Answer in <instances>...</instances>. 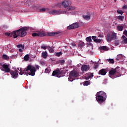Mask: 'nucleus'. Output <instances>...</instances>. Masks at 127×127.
<instances>
[{
    "label": "nucleus",
    "mask_w": 127,
    "mask_h": 127,
    "mask_svg": "<svg viewBox=\"0 0 127 127\" xmlns=\"http://www.w3.org/2000/svg\"><path fill=\"white\" fill-rule=\"evenodd\" d=\"M73 46H76V44H72Z\"/></svg>",
    "instance_id": "obj_50"
},
{
    "label": "nucleus",
    "mask_w": 127,
    "mask_h": 127,
    "mask_svg": "<svg viewBox=\"0 0 127 127\" xmlns=\"http://www.w3.org/2000/svg\"><path fill=\"white\" fill-rule=\"evenodd\" d=\"M124 43H127V38L124 39Z\"/></svg>",
    "instance_id": "obj_48"
},
{
    "label": "nucleus",
    "mask_w": 127,
    "mask_h": 127,
    "mask_svg": "<svg viewBox=\"0 0 127 127\" xmlns=\"http://www.w3.org/2000/svg\"><path fill=\"white\" fill-rule=\"evenodd\" d=\"M99 50H105V51H108V50H109V49H108V47L106 46L100 47L99 48Z\"/></svg>",
    "instance_id": "obj_20"
},
{
    "label": "nucleus",
    "mask_w": 127,
    "mask_h": 127,
    "mask_svg": "<svg viewBox=\"0 0 127 127\" xmlns=\"http://www.w3.org/2000/svg\"><path fill=\"white\" fill-rule=\"evenodd\" d=\"M117 30L118 31H123L124 30V26L123 25H118L117 26Z\"/></svg>",
    "instance_id": "obj_19"
},
{
    "label": "nucleus",
    "mask_w": 127,
    "mask_h": 127,
    "mask_svg": "<svg viewBox=\"0 0 127 127\" xmlns=\"http://www.w3.org/2000/svg\"><path fill=\"white\" fill-rule=\"evenodd\" d=\"M98 67H99V64L95 63L94 65V68L97 69Z\"/></svg>",
    "instance_id": "obj_36"
},
{
    "label": "nucleus",
    "mask_w": 127,
    "mask_h": 127,
    "mask_svg": "<svg viewBox=\"0 0 127 127\" xmlns=\"http://www.w3.org/2000/svg\"><path fill=\"white\" fill-rule=\"evenodd\" d=\"M90 83H91V81L90 80L85 81L83 82V86H89V85H90Z\"/></svg>",
    "instance_id": "obj_26"
},
{
    "label": "nucleus",
    "mask_w": 127,
    "mask_h": 127,
    "mask_svg": "<svg viewBox=\"0 0 127 127\" xmlns=\"http://www.w3.org/2000/svg\"><path fill=\"white\" fill-rule=\"evenodd\" d=\"M122 37H123V39H125V38H126V36L123 35V36H122Z\"/></svg>",
    "instance_id": "obj_49"
},
{
    "label": "nucleus",
    "mask_w": 127,
    "mask_h": 127,
    "mask_svg": "<svg viewBox=\"0 0 127 127\" xmlns=\"http://www.w3.org/2000/svg\"><path fill=\"white\" fill-rule=\"evenodd\" d=\"M123 8L124 9H127V5H124Z\"/></svg>",
    "instance_id": "obj_44"
},
{
    "label": "nucleus",
    "mask_w": 127,
    "mask_h": 127,
    "mask_svg": "<svg viewBox=\"0 0 127 127\" xmlns=\"http://www.w3.org/2000/svg\"><path fill=\"white\" fill-rule=\"evenodd\" d=\"M0 69H1L2 71L4 72H6V73H9L10 72V68H9V65L7 64H0Z\"/></svg>",
    "instance_id": "obj_9"
},
{
    "label": "nucleus",
    "mask_w": 127,
    "mask_h": 127,
    "mask_svg": "<svg viewBox=\"0 0 127 127\" xmlns=\"http://www.w3.org/2000/svg\"><path fill=\"white\" fill-rule=\"evenodd\" d=\"M109 76L110 78L115 79V78H117V77H121V74L117 75V70H116V69H113L109 71Z\"/></svg>",
    "instance_id": "obj_8"
},
{
    "label": "nucleus",
    "mask_w": 127,
    "mask_h": 127,
    "mask_svg": "<svg viewBox=\"0 0 127 127\" xmlns=\"http://www.w3.org/2000/svg\"><path fill=\"white\" fill-rule=\"evenodd\" d=\"M118 19H123V16H118Z\"/></svg>",
    "instance_id": "obj_46"
},
{
    "label": "nucleus",
    "mask_w": 127,
    "mask_h": 127,
    "mask_svg": "<svg viewBox=\"0 0 127 127\" xmlns=\"http://www.w3.org/2000/svg\"><path fill=\"white\" fill-rule=\"evenodd\" d=\"M83 17L86 20H89V19H91V14L87 13L86 15H83Z\"/></svg>",
    "instance_id": "obj_16"
},
{
    "label": "nucleus",
    "mask_w": 127,
    "mask_h": 127,
    "mask_svg": "<svg viewBox=\"0 0 127 127\" xmlns=\"http://www.w3.org/2000/svg\"><path fill=\"white\" fill-rule=\"evenodd\" d=\"M29 29V28L27 27H24L20 28L19 30L16 31H14L11 33V36H13L14 38H17V37L20 36L21 37H23L27 34V30Z\"/></svg>",
    "instance_id": "obj_2"
},
{
    "label": "nucleus",
    "mask_w": 127,
    "mask_h": 127,
    "mask_svg": "<svg viewBox=\"0 0 127 127\" xmlns=\"http://www.w3.org/2000/svg\"><path fill=\"white\" fill-rule=\"evenodd\" d=\"M37 70H39V65H36L33 66L31 64H29L27 67L24 69V71H20L19 74L23 75V74H24V75H26V76H28V75L34 76Z\"/></svg>",
    "instance_id": "obj_1"
},
{
    "label": "nucleus",
    "mask_w": 127,
    "mask_h": 127,
    "mask_svg": "<svg viewBox=\"0 0 127 127\" xmlns=\"http://www.w3.org/2000/svg\"><path fill=\"white\" fill-rule=\"evenodd\" d=\"M59 32H50L47 34V35H49V36H55V35H56L57 34H58Z\"/></svg>",
    "instance_id": "obj_22"
},
{
    "label": "nucleus",
    "mask_w": 127,
    "mask_h": 127,
    "mask_svg": "<svg viewBox=\"0 0 127 127\" xmlns=\"http://www.w3.org/2000/svg\"><path fill=\"white\" fill-rule=\"evenodd\" d=\"M2 59H3L4 60H6V61H8V60H9V57H8L6 55H3Z\"/></svg>",
    "instance_id": "obj_25"
},
{
    "label": "nucleus",
    "mask_w": 127,
    "mask_h": 127,
    "mask_svg": "<svg viewBox=\"0 0 127 127\" xmlns=\"http://www.w3.org/2000/svg\"><path fill=\"white\" fill-rule=\"evenodd\" d=\"M85 40L86 41H87V42H89V43H91V42H92V37L89 36L87 37Z\"/></svg>",
    "instance_id": "obj_27"
},
{
    "label": "nucleus",
    "mask_w": 127,
    "mask_h": 127,
    "mask_svg": "<svg viewBox=\"0 0 127 127\" xmlns=\"http://www.w3.org/2000/svg\"><path fill=\"white\" fill-rule=\"evenodd\" d=\"M118 13L119 14H121L122 15L123 13H124V12L122 10H117Z\"/></svg>",
    "instance_id": "obj_38"
},
{
    "label": "nucleus",
    "mask_w": 127,
    "mask_h": 127,
    "mask_svg": "<svg viewBox=\"0 0 127 127\" xmlns=\"http://www.w3.org/2000/svg\"><path fill=\"white\" fill-rule=\"evenodd\" d=\"M48 46H45L44 45H42L41 48L42 49H44V50H46V49H48Z\"/></svg>",
    "instance_id": "obj_32"
},
{
    "label": "nucleus",
    "mask_w": 127,
    "mask_h": 127,
    "mask_svg": "<svg viewBox=\"0 0 127 127\" xmlns=\"http://www.w3.org/2000/svg\"><path fill=\"white\" fill-rule=\"evenodd\" d=\"M58 64H60V65H64L65 64V61H64V60H60L58 62Z\"/></svg>",
    "instance_id": "obj_30"
},
{
    "label": "nucleus",
    "mask_w": 127,
    "mask_h": 127,
    "mask_svg": "<svg viewBox=\"0 0 127 127\" xmlns=\"http://www.w3.org/2000/svg\"><path fill=\"white\" fill-rule=\"evenodd\" d=\"M126 14H127V12H126Z\"/></svg>",
    "instance_id": "obj_55"
},
{
    "label": "nucleus",
    "mask_w": 127,
    "mask_h": 127,
    "mask_svg": "<svg viewBox=\"0 0 127 127\" xmlns=\"http://www.w3.org/2000/svg\"><path fill=\"white\" fill-rule=\"evenodd\" d=\"M18 71L17 70H11L10 71V74H11L12 78L13 79H16V78L18 77Z\"/></svg>",
    "instance_id": "obj_10"
},
{
    "label": "nucleus",
    "mask_w": 127,
    "mask_h": 127,
    "mask_svg": "<svg viewBox=\"0 0 127 127\" xmlns=\"http://www.w3.org/2000/svg\"><path fill=\"white\" fill-rule=\"evenodd\" d=\"M124 59H125V57L122 55V54H119L117 55L116 60L117 61H120L121 60V61H124Z\"/></svg>",
    "instance_id": "obj_14"
},
{
    "label": "nucleus",
    "mask_w": 127,
    "mask_h": 127,
    "mask_svg": "<svg viewBox=\"0 0 127 127\" xmlns=\"http://www.w3.org/2000/svg\"><path fill=\"white\" fill-rule=\"evenodd\" d=\"M77 27H79V24L78 23H74L71 25L67 26V29L70 30V29H74V28H77Z\"/></svg>",
    "instance_id": "obj_11"
},
{
    "label": "nucleus",
    "mask_w": 127,
    "mask_h": 127,
    "mask_svg": "<svg viewBox=\"0 0 127 127\" xmlns=\"http://www.w3.org/2000/svg\"><path fill=\"white\" fill-rule=\"evenodd\" d=\"M17 48H20L19 49V52H22L23 49H24V46L23 45L21 44H19L17 45Z\"/></svg>",
    "instance_id": "obj_17"
},
{
    "label": "nucleus",
    "mask_w": 127,
    "mask_h": 127,
    "mask_svg": "<svg viewBox=\"0 0 127 127\" xmlns=\"http://www.w3.org/2000/svg\"><path fill=\"white\" fill-rule=\"evenodd\" d=\"M108 61L110 64H114L115 63V60H114L113 59H109Z\"/></svg>",
    "instance_id": "obj_33"
},
{
    "label": "nucleus",
    "mask_w": 127,
    "mask_h": 127,
    "mask_svg": "<svg viewBox=\"0 0 127 127\" xmlns=\"http://www.w3.org/2000/svg\"><path fill=\"white\" fill-rule=\"evenodd\" d=\"M29 59V56L28 55H26L24 57V60H25L26 61H28V60Z\"/></svg>",
    "instance_id": "obj_34"
},
{
    "label": "nucleus",
    "mask_w": 127,
    "mask_h": 127,
    "mask_svg": "<svg viewBox=\"0 0 127 127\" xmlns=\"http://www.w3.org/2000/svg\"><path fill=\"white\" fill-rule=\"evenodd\" d=\"M93 77H94L93 73H89L88 76L86 77V80H89V79H91V78H93Z\"/></svg>",
    "instance_id": "obj_23"
},
{
    "label": "nucleus",
    "mask_w": 127,
    "mask_h": 127,
    "mask_svg": "<svg viewBox=\"0 0 127 127\" xmlns=\"http://www.w3.org/2000/svg\"><path fill=\"white\" fill-rule=\"evenodd\" d=\"M10 58H14L15 57H17V55H12L11 56H10Z\"/></svg>",
    "instance_id": "obj_41"
},
{
    "label": "nucleus",
    "mask_w": 127,
    "mask_h": 127,
    "mask_svg": "<svg viewBox=\"0 0 127 127\" xmlns=\"http://www.w3.org/2000/svg\"><path fill=\"white\" fill-rule=\"evenodd\" d=\"M78 76H79V74L76 70L71 71L69 75V77L68 78V81L70 82H73V81L75 80V78L78 77Z\"/></svg>",
    "instance_id": "obj_5"
},
{
    "label": "nucleus",
    "mask_w": 127,
    "mask_h": 127,
    "mask_svg": "<svg viewBox=\"0 0 127 127\" xmlns=\"http://www.w3.org/2000/svg\"><path fill=\"white\" fill-rule=\"evenodd\" d=\"M61 73L65 74V73H66V69H65V68H62L61 69V72L57 70H55L53 72L52 76H55L58 78H60V77H61Z\"/></svg>",
    "instance_id": "obj_6"
},
{
    "label": "nucleus",
    "mask_w": 127,
    "mask_h": 127,
    "mask_svg": "<svg viewBox=\"0 0 127 127\" xmlns=\"http://www.w3.org/2000/svg\"><path fill=\"white\" fill-rule=\"evenodd\" d=\"M18 70H19L20 71V70H21V68H20V69H19V68H18Z\"/></svg>",
    "instance_id": "obj_52"
},
{
    "label": "nucleus",
    "mask_w": 127,
    "mask_h": 127,
    "mask_svg": "<svg viewBox=\"0 0 127 127\" xmlns=\"http://www.w3.org/2000/svg\"><path fill=\"white\" fill-rule=\"evenodd\" d=\"M78 46L81 48L84 47V46H85V43H84L83 42H80Z\"/></svg>",
    "instance_id": "obj_29"
},
{
    "label": "nucleus",
    "mask_w": 127,
    "mask_h": 127,
    "mask_svg": "<svg viewBox=\"0 0 127 127\" xmlns=\"http://www.w3.org/2000/svg\"><path fill=\"white\" fill-rule=\"evenodd\" d=\"M48 56V54L47 53V52L45 51L42 53V57L44 59L47 58Z\"/></svg>",
    "instance_id": "obj_21"
},
{
    "label": "nucleus",
    "mask_w": 127,
    "mask_h": 127,
    "mask_svg": "<svg viewBox=\"0 0 127 127\" xmlns=\"http://www.w3.org/2000/svg\"><path fill=\"white\" fill-rule=\"evenodd\" d=\"M48 50H49V52L50 53H53V52H54V50L53 49V48L50 46H49L48 47Z\"/></svg>",
    "instance_id": "obj_28"
},
{
    "label": "nucleus",
    "mask_w": 127,
    "mask_h": 127,
    "mask_svg": "<svg viewBox=\"0 0 127 127\" xmlns=\"http://www.w3.org/2000/svg\"><path fill=\"white\" fill-rule=\"evenodd\" d=\"M50 71H51L50 68H46L45 70V73H48V74H49V73H50Z\"/></svg>",
    "instance_id": "obj_35"
},
{
    "label": "nucleus",
    "mask_w": 127,
    "mask_h": 127,
    "mask_svg": "<svg viewBox=\"0 0 127 127\" xmlns=\"http://www.w3.org/2000/svg\"><path fill=\"white\" fill-rule=\"evenodd\" d=\"M74 9H75V7L69 6L67 8V11L69 10H74Z\"/></svg>",
    "instance_id": "obj_31"
},
{
    "label": "nucleus",
    "mask_w": 127,
    "mask_h": 127,
    "mask_svg": "<svg viewBox=\"0 0 127 127\" xmlns=\"http://www.w3.org/2000/svg\"><path fill=\"white\" fill-rule=\"evenodd\" d=\"M32 36L35 37V36H38V33H32Z\"/></svg>",
    "instance_id": "obj_40"
},
{
    "label": "nucleus",
    "mask_w": 127,
    "mask_h": 127,
    "mask_svg": "<svg viewBox=\"0 0 127 127\" xmlns=\"http://www.w3.org/2000/svg\"><path fill=\"white\" fill-rule=\"evenodd\" d=\"M100 61H101V59H99V61H98V62H100Z\"/></svg>",
    "instance_id": "obj_51"
},
{
    "label": "nucleus",
    "mask_w": 127,
    "mask_h": 127,
    "mask_svg": "<svg viewBox=\"0 0 127 127\" xmlns=\"http://www.w3.org/2000/svg\"><path fill=\"white\" fill-rule=\"evenodd\" d=\"M100 64H103V63H101Z\"/></svg>",
    "instance_id": "obj_53"
},
{
    "label": "nucleus",
    "mask_w": 127,
    "mask_h": 127,
    "mask_svg": "<svg viewBox=\"0 0 127 127\" xmlns=\"http://www.w3.org/2000/svg\"><path fill=\"white\" fill-rule=\"evenodd\" d=\"M89 69H90V65L83 64L81 67V70L83 71V72H84V71H88Z\"/></svg>",
    "instance_id": "obj_13"
},
{
    "label": "nucleus",
    "mask_w": 127,
    "mask_h": 127,
    "mask_svg": "<svg viewBox=\"0 0 127 127\" xmlns=\"http://www.w3.org/2000/svg\"><path fill=\"white\" fill-rule=\"evenodd\" d=\"M10 52H12V51H10Z\"/></svg>",
    "instance_id": "obj_54"
},
{
    "label": "nucleus",
    "mask_w": 127,
    "mask_h": 127,
    "mask_svg": "<svg viewBox=\"0 0 127 127\" xmlns=\"http://www.w3.org/2000/svg\"><path fill=\"white\" fill-rule=\"evenodd\" d=\"M92 39L96 43H101L102 42V40L97 39V36H93L92 37Z\"/></svg>",
    "instance_id": "obj_15"
},
{
    "label": "nucleus",
    "mask_w": 127,
    "mask_h": 127,
    "mask_svg": "<svg viewBox=\"0 0 127 127\" xmlns=\"http://www.w3.org/2000/svg\"><path fill=\"white\" fill-rule=\"evenodd\" d=\"M62 55V52H61L57 53L56 54V55L58 57H60V56H61Z\"/></svg>",
    "instance_id": "obj_37"
},
{
    "label": "nucleus",
    "mask_w": 127,
    "mask_h": 127,
    "mask_svg": "<svg viewBox=\"0 0 127 127\" xmlns=\"http://www.w3.org/2000/svg\"><path fill=\"white\" fill-rule=\"evenodd\" d=\"M123 33L124 35H126V36H127V30H124Z\"/></svg>",
    "instance_id": "obj_43"
},
{
    "label": "nucleus",
    "mask_w": 127,
    "mask_h": 127,
    "mask_svg": "<svg viewBox=\"0 0 127 127\" xmlns=\"http://www.w3.org/2000/svg\"><path fill=\"white\" fill-rule=\"evenodd\" d=\"M41 64L42 65H45V62L42 61V62H41Z\"/></svg>",
    "instance_id": "obj_45"
},
{
    "label": "nucleus",
    "mask_w": 127,
    "mask_h": 127,
    "mask_svg": "<svg viewBox=\"0 0 127 127\" xmlns=\"http://www.w3.org/2000/svg\"><path fill=\"white\" fill-rule=\"evenodd\" d=\"M5 35H8V36H10V33H5Z\"/></svg>",
    "instance_id": "obj_47"
},
{
    "label": "nucleus",
    "mask_w": 127,
    "mask_h": 127,
    "mask_svg": "<svg viewBox=\"0 0 127 127\" xmlns=\"http://www.w3.org/2000/svg\"><path fill=\"white\" fill-rule=\"evenodd\" d=\"M50 14H52L53 15H59V14H69L70 13L69 12L67 11H57L56 10H51L49 12Z\"/></svg>",
    "instance_id": "obj_7"
},
{
    "label": "nucleus",
    "mask_w": 127,
    "mask_h": 127,
    "mask_svg": "<svg viewBox=\"0 0 127 127\" xmlns=\"http://www.w3.org/2000/svg\"><path fill=\"white\" fill-rule=\"evenodd\" d=\"M115 44L116 46H118V45H119V44H120V41H119V40L115 41Z\"/></svg>",
    "instance_id": "obj_39"
},
{
    "label": "nucleus",
    "mask_w": 127,
    "mask_h": 127,
    "mask_svg": "<svg viewBox=\"0 0 127 127\" xmlns=\"http://www.w3.org/2000/svg\"><path fill=\"white\" fill-rule=\"evenodd\" d=\"M106 39L108 42H111L112 40H115V39H117V33L114 32L108 33L107 34Z\"/></svg>",
    "instance_id": "obj_4"
},
{
    "label": "nucleus",
    "mask_w": 127,
    "mask_h": 127,
    "mask_svg": "<svg viewBox=\"0 0 127 127\" xmlns=\"http://www.w3.org/2000/svg\"><path fill=\"white\" fill-rule=\"evenodd\" d=\"M63 6H64V7H68L69 5H71V1L69 0H66L63 2L62 3Z\"/></svg>",
    "instance_id": "obj_12"
},
{
    "label": "nucleus",
    "mask_w": 127,
    "mask_h": 127,
    "mask_svg": "<svg viewBox=\"0 0 127 127\" xmlns=\"http://www.w3.org/2000/svg\"><path fill=\"white\" fill-rule=\"evenodd\" d=\"M47 36V34L46 33H43L41 32H38V36H40V37H42L43 36Z\"/></svg>",
    "instance_id": "obj_24"
},
{
    "label": "nucleus",
    "mask_w": 127,
    "mask_h": 127,
    "mask_svg": "<svg viewBox=\"0 0 127 127\" xmlns=\"http://www.w3.org/2000/svg\"><path fill=\"white\" fill-rule=\"evenodd\" d=\"M46 10V8H42L40 9V11H45Z\"/></svg>",
    "instance_id": "obj_42"
},
{
    "label": "nucleus",
    "mask_w": 127,
    "mask_h": 127,
    "mask_svg": "<svg viewBox=\"0 0 127 127\" xmlns=\"http://www.w3.org/2000/svg\"><path fill=\"white\" fill-rule=\"evenodd\" d=\"M96 99L99 104H102L106 101L107 99V95L104 91H100L97 93Z\"/></svg>",
    "instance_id": "obj_3"
},
{
    "label": "nucleus",
    "mask_w": 127,
    "mask_h": 127,
    "mask_svg": "<svg viewBox=\"0 0 127 127\" xmlns=\"http://www.w3.org/2000/svg\"><path fill=\"white\" fill-rule=\"evenodd\" d=\"M99 75H102V76H105L107 74V71L106 69H102L99 72Z\"/></svg>",
    "instance_id": "obj_18"
}]
</instances>
